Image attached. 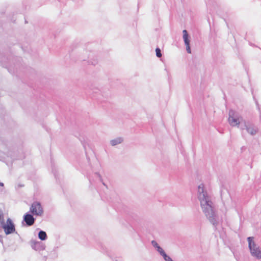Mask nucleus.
I'll list each match as a JSON object with an SVG mask.
<instances>
[{
	"label": "nucleus",
	"mask_w": 261,
	"mask_h": 261,
	"mask_svg": "<svg viewBox=\"0 0 261 261\" xmlns=\"http://www.w3.org/2000/svg\"><path fill=\"white\" fill-rule=\"evenodd\" d=\"M158 251L163 256L164 254H166L163 249L160 246H157Z\"/></svg>",
	"instance_id": "13"
},
{
	"label": "nucleus",
	"mask_w": 261,
	"mask_h": 261,
	"mask_svg": "<svg viewBox=\"0 0 261 261\" xmlns=\"http://www.w3.org/2000/svg\"><path fill=\"white\" fill-rule=\"evenodd\" d=\"M23 220L28 226H31L34 224L35 219L31 214H27L24 216Z\"/></svg>",
	"instance_id": "7"
},
{
	"label": "nucleus",
	"mask_w": 261,
	"mask_h": 261,
	"mask_svg": "<svg viewBox=\"0 0 261 261\" xmlns=\"http://www.w3.org/2000/svg\"><path fill=\"white\" fill-rule=\"evenodd\" d=\"M247 131L252 135L256 133V130L251 128H248Z\"/></svg>",
	"instance_id": "12"
},
{
	"label": "nucleus",
	"mask_w": 261,
	"mask_h": 261,
	"mask_svg": "<svg viewBox=\"0 0 261 261\" xmlns=\"http://www.w3.org/2000/svg\"><path fill=\"white\" fill-rule=\"evenodd\" d=\"M38 237L41 240H45L46 238V232L43 231H40L39 232Z\"/></svg>",
	"instance_id": "8"
},
{
	"label": "nucleus",
	"mask_w": 261,
	"mask_h": 261,
	"mask_svg": "<svg viewBox=\"0 0 261 261\" xmlns=\"http://www.w3.org/2000/svg\"><path fill=\"white\" fill-rule=\"evenodd\" d=\"M163 257L166 261H172V258L169 256L167 255L166 254H164Z\"/></svg>",
	"instance_id": "11"
},
{
	"label": "nucleus",
	"mask_w": 261,
	"mask_h": 261,
	"mask_svg": "<svg viewBox=\"0 0 261 261\" xmlns=\"http://www.w3.org/2000/svg\"><path fill=\"white\" fill-rule=\"evenodd\" d=\"M234 112L232 111L229 112V117L228 118V122L229 124L233 126L238 125L240 124V121L238 118H236L234 117Z\"/></svg>",
	"instance_id": "5"
},
{
	"label": "nucleus",
	"mask_w": 261,
	"mask_h": 261,
	"mask_svg": "<svg viewBox=\"0 0 261 261\" xmlns=\"http://www.w3.org/2000/svg\"><path fill=\"white\" fill-rule=\"evenodd\" d=\"M0 222H3V217L2 211L0 210Z\"/></svg>",
	"instance_id": "14"
},
{
	"label": "nucleus",
	"mask_w": 261,
	"mask_h": 261,
	"mask_svg": "<svg viewBox=\"0 0 261 261\" xmlns=\"http://www.w3.org/2000/svg\"><path fill=\"white\" fill-rule=\"evenodd\" d=\"M249 247L252 255L257 258H261V250L257 247L253 241V237H248Z\"/></svg>",
	"instance_id": "2"
},
{
	"label": "nucleus",
	"mask_w": 261,
	"mask_h": 261,
	"mask_svg": "<svg viewBox=\"0 0 261 261\" xmlns=\"http://www.w3.org/2000/svg\"><path fill=\"white\" fill-rule=\"evenodd\" d=\"M30 212L34 215H41L43 213V209L38 202H34L30 207Z\"/></svg>",
	"instance_id": "4"
},
{
	"label": "nucleus",
	"mask_w": 261,
	"mask_h": 261,
	"mask_svg": "<svg viewBox=\"0 0 261 261\" xmlns=\"http://www.w3.org/2000/svg\"><path fill=\"white\" fill-rule=\"evenodd\" d=\"M2 226L6 234L8 235L15 231V225L10 218H8L6 222H1Z\"/></svg>",
	"instance_id": "3"
},
{
	"label": "nucleus",
	"mask_w": 261,
	"mask_h": 261,
	"mask_svg": "<svg viewBox=\"0 0 261 261\" xmlns=\"http://www.w3.org/2000/svg\"><path fill=\"white\" fill-rule=\"evenodd\" d=\"M152 244L154 247H156V248H157V246H159L158 245V243L154 241H152Z\"/></svg>",
	"instance_id": "15"
},
{
	"label": "nucleus",
	"mask_w": 261,
	"mask_h": 261,
	"mask_svg": "<svg viewBox=\"0 0 261 261\" xmlns=\"http://www.w3.org/2000/svg\"><path fill=\"white\" fill-rule=\"evenodd\" d=\"M122 141V139L120 138H117L116 139L112 140L111 141V143L112 145L114 146L120 143Z\"/></svg>",
	"instance_id": "9"
},
{
	"label": "nucleus",
	"mask_w": 261,
	"mask_h": 261,
	"mask_svg": "<svg viewBox=\"0 0 261 261\" xmlns=\"http://www.w3.org/2000/svg\"><path fill=\"white\" fill-rule=\"evenodd\" d=\"M0 186H2V187L4 186V184L2 183V182H0Z\"/></svg>",
	"instance_id": "16"
},
{
	"label": "nucleus",
	"mask_w": 261,
	"mask_h": 261,
	"mask_svg": "<svg viewBox=\"0 0 261 261\" xmlns=\"http://www.w3.org/2000/svg\"><path fill=\"white\" fill-rule=\"evenodd\" d=\"M198 198L200 204L205 214L212 212V202L209 200L206 192L204 191V186L201 184L198 187Z\"/></svg>",
	"instance_id": "1"
},
{
	"label": "nucleus",
	"mask_w": 261,
	"mask_h": 261,
	"mask_svg": "<svg viewBox=\"0 0 261 261\" xmlns=\"http://www.w3.org/2000/svg\"><path fill=\"white\" fill-rule=\"evenodd\" d=\"M183 33V38L184 40L186 46V50L187 52L189 54H191V51L190 47V40L188 39V34L187 31L185 30L182 32Z\"/></svg>",
	"instance_id": "6"
},
{
	"label": "nucleus",
	"mask_w": 261,
	"mask_h": 261,
	"mask_svg": "<svg viewBox=\"0 0 261 261\" xmlns=\"http://www.w3.org/2000/svg\"><path fill=\"white\" fill-rule=\"evenodd\" d=\"M172 261H173V260H172Z\"/></svg>",
	"instance_id": "17"
},
{
	"label": "nucleus",
	"mask_w": 261,
	"mask_h": 261,
	"mask_svg": "<svg viewBox=\"0 0 261 261\" xmlns=\"http://www.w3.org/2000/svg\"><path fill=\"white\" fill-rule=\"evenodd\" d=\"M155 52H156V55L158 57L160 58L162 57V54H161V50L160 48H156L155 49Z\"/></svg>",
	"instance_id": "10"
}]
</instances>
